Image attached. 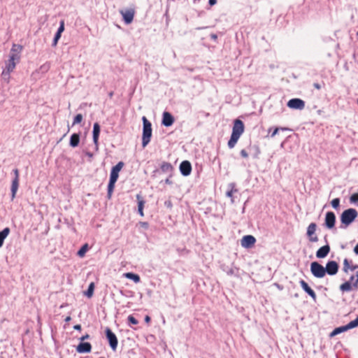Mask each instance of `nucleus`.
Segmentation results:
<instances>
[{
    "mask_svg": "<svg viewBox=\"0 0 358 358\" xmlns=\"http://www.w3.org/2000/svg\"><path fill=\"white\" fill-rule=\"evenodd\" d=\"M10 232L9 228L6 227L0 231V247L2 246L4 239L7 237Z\"/></svg>",
    "mask_w": 358,
    "mask_h": 358,
    "instance_id": "obj_25",
    "label": "nucleus"
},
{
    "mask_svg": "<svg viewBox=\"0 0 358 358\" xmlns=\"http://www.w3.org/2000/svg\"><path fill=\"white\" fill-rule=\"evenodd\" d=\"M141 224L144 228H148V222H141Z\"/></svg>",
    "mask_w": 358,
    "mask_h": 358,
    "instance_id": "obj_48",
    "label": "nucleus"
},
{
    "mask_svg": "<svg viewBox=\"0 0 358 358\" xmlns=\"http://www.w3.org/2000/svg\"><path fill=\"white\" fill-rule=\"evenodd\" d=\"M256 243V238L252 235H246L244 236L241 241V243L242 247L245 248H251L254 246Z\"/></svg>",
    "mask_w": 358,
    "mask_h": 358,
    "instance_id": "obj_14",
    "label": "nucleus"
},
{
    "mask_svg": "<svg viewBox=\"0 0 358 358\" xmlns=\"http://www.w3.org/2000/svg\"><path fill=\"white\" fill-rule=\"evenodd\" d=\"M73 328L76 330H81V325L80 324H76L73 327Z\"/></svg>",
    "mask_w": 358,
    "mask_h": 358,
    "instance_id": "obj_45",
    "label": "nucleus"
},
{
    "mask_svg": "<svg viewBox=\"0 0 358 358\" xmlns=\"http://www.w3.org/2000/svg\"><path fill=\"white\" fill-rule=\"evenodd\" d=\"M280 130V128L278 127H275L274 129H273V131L272 132L271 134V137H274L278 133V131Z\"/></svg>",
    "mask_w": 358,
    "mask_h": 358,
    "instance_id": "obj_42",
    "label": "nucleus"
},
{
    "mask_svg": "<svg viewBox=\"0 0 358 358\" xmlns=\"http://www.w3.org/2000/svg\"><path fill=\"white\" fill-rule=\"evenodd\" d=\"M71 320V317L70 316H67V317L65 318V322H69Z\"/></svg>",
    "mask_w": 358,
    "mask_h": 358,
    "instance_id": "obj_52",
    "label": "nucleus"
},
{
    "mask_svg": "<svg viewBox=\"0 0 358 358\" xmlns=\"http://www.w3.org/2000/svg\"><path fill=\"white\" fill-rule=\"evenodd\" d=\"M331 203L334 208L337 209L340 205V199L338 198L334 199L331 201Z\"/></svg>",
    "mask_w": 358,
    "mask_h": 358,
    "instance_id": "obj_34",
    "label": "nucleus"
},
{
    "mask_svg": "<svg viewBox=\"0 0 358 358\" xmlns=\"http://www.w3.org/2000/svg\"><path fill=\"white\" fill-rule=\"evenodd\" d=\"M161 170L162 172L169 173H171L173 167L169 163L164 162L161 166Z\"/></svg>",
    "mask_w": 358,
    "mask_h": 358,
    "instance_id": "obj_26",
    "label": "nucleus"
},
{
    "mask_svg": "<svg viewBox=\"0 0 358 358\" xmlns=\"http://www.w3.org/2000/svg\"><path fill=\"white\" fill-rule=\"evenodd\" d=\"M92 350V345L90 343H80L76 347V351L79 353H87Z\"/></svg>",
    "mask_w": 358,
    "mask_h": 358,
    "instance_id": "obj_19",
    "label": "nucleus"
},
{
    "mask_svg": "<svg viewBox=\"0 0 358 358\" xmlns=\"http://www.w3.org/2000/svg\"><path fill=\"white\" fill-rule=\"evenodd\" d=\"M338 268L339 266L336 262L329 261L327 263L326 266L324 267L325 273L330 275H336L338 271Z\"/></svg>",
    "mask_w": 358,
    "mask_h": 358,
    "instance_id": "obj_11",
    "label": "nucleus"
},
{
    "mask_svg": "<svg viewBox=\"0 0 358 358\" xmlns=\"http://www.w3.org/2000/svg\"><path fill=\"white\" fill-rule=\"evenodd\" d=\"M80 143V135L78 134H73L70 138V145L73 148H76L79 145Z\"/></svg>",
    "mask_w": 358,
    "mask_h": 358,
    "instance_id": "obj_23",
    "label": "nucleus"
},
{
    "mask_svg": "<svg viewBox=\"0 0 358 358\" xmlns=\"http://www.w3.org/2000/svg\"><path fill=\"white\" fill-rule=\"evenodd\" d=\"M310 271L313 275L317 278H322L326 275L324 267L317 262L310 264Z\"/></svg>",
    "mask_w": 358,
    "mask_h": 358,
    "instance_id": "obj_5",
    "label": "nucleus"
},
{
    "mask_svg": "<svg viewBox=\"0 0 358 358\" xmlns=\"http://www.w3.org/2000/svg\"><path fill=\"white\" fill-rule=\"evenodd\" d=\"M192 172V165L191 163L185 160L180 163V173L182 174L184 176H187L190 175Z\"/></svg>",
    "mask_w": 358,
    "mask_h": 358,
    "instance_id": "obj_15",
    "label": "nucleus"
},
{
    "mask_svg": "<svg viewBox=\"0 0 358 358\" xmlns=\"http://www.w3.org/2000/svg\"><path fill=\"white\" fill-rule=\"evenodd\" d=\"M136 199L138 201V209H143L145 201L143 199L142 196L140 194L136 195Z\"/></svg>",
    "mask_w": 358,
    "mask_h": 358,
    "instance_id": "obj_31",
    "label": "nucleus"
},
{
    "mask_svg": "<svg viewBox=\"0 0 358 358\" xmlns=\"http://www.w3.org/2000/svg\"><path fill=\"white\" fill-rule=\"evenodd\" d=\"M123 275L128 279L132 280L136 283L139 282L141 280L139 275L133 273H125Z\"/></svg>",
    "mask_w": 358,
    "mask_h": 358,
    "instance_id": "obj_24",
    "label": "nucleus"
},
{
    "mask_svg": "<svg viewBox=\"0 0 358 358\" xmlns=\"http://www.w3.org/2000/svg\"><path fill=\"white\" fill-rule=\"evenodd\" d=\"M301 288L314 300H316L317 296L315 292L310 287L308 284L303 280L299 281Z\"/></svg>",
    "mask_w": 358,
    "mask_h": 358,
    "instance_id": "obj_16",
    "label": "nucleus"
},
{
    "mask_svg": "<svg viewBox=\"0 0 358 358\" xmlns=\"http://www.w3.org/2000/svg\"><path fill=\"white\" fill-rule=\"evenodd\" d=\"M336 222V216L333 212H327L325 217V224L329 229L334 227Z\"/></svg>",
    "mask_w": 358,
    "mask_h": 358,
    "instance_id": "obj_17",
    "label": "nucleus"
},
{
    "mask_svg": "<svg viewBox=\"0 0 358 358\" xmlns=\"http://www.w3.org/2000/svg\"><path fill=\"white\" fill-rule=\"evenodd\" d=\"M83 117L81 114L76 115L74 117L73 125L80 123L83 120Z\"/></svg>",
    "mask_w": 358,
    "mask_h": 358,
    "instance_id": "obj_33",
    "label": "nucleus"
},
{
    "mask_svg": "<svg viewBox=\"0 0 358 358\" xmlns=\"http://www.w3.org/2000/svg\"><path fill=\"white\" fill-rule=\"evenodd\" d=\"M127 319L129 322L132 324H137L138 323V321L133 315H129Z\"/></svg>",
    "mask_w": 358,
    "mask_h": 358,
    "instance_id": "obj_36",
    "label": "nucleus"
},
{
    "mask_svg": "<svg viewBox=\"0 0 358 358\" xmlns=\"http://www.w3.org/2000/svg\"><path fill=\"white\" fill-rule=\"evenodd\" d=\"M150 320H151V319H150V317L149 315H146L145 317V322L146 323H148V324L150 323Z\"/></svg>",
    "mask_w": 358,
    "mask_h": 358,
    "instance_id": "obj_44",
    "label": "nucleus"
},
{
    "mask_svg": "<svg viewBox=\"0 0 358 358\" xmlns=\"http://www.w3.org/2000/svg\"><path fill=\"white\" fill-rule=\"evenodd\" d=\"M244 131H245V126H244V123L243 122V121L239 119H236L234 121V125H233V128H232V133L231 135V138L227 143L228 147L229 148L231 149L235 147L236 144L237 143L241 136L243 134Z\"/></svg>",
    "mask_w": 358,
    "mask_h": 358,
    "instance_id": "obj_1",
    "label": "nucleus"
},
{
    "mask_svg": "<svg viewBox=\"0 0 358 358\" xmlns=\"http://www.w3.org/2000/svg\"><path fill=\"white\" fill-rule=\"evenodd\" d=\"M240 153H241V155L243 158H248V152H246L245 150H241Z\"/></svg>",
    "mask_w": 358,
    "mask_h": 358,
    "instance_id": "obj_41",
    "label": "nucleus"
},
{
    "mask_svg": "<svg viewBox=\"0 0 358 358\" xmlns=\"http://www.w3.org/2000/svg\"><path fill=\"white\" fill-rule=\"evenodd\" d=\"M357 217V211L354 208H349L344 210L341 216V221L345 226L351 224Z\"/></svg>",
    "mask_w": 358,
    "mask_h": 358,
    "instance_id": "obj_4",
    "label": "nucleus"
},
{
    "mask_svg": "<svg viewBox=\"0 0 358 358\" xmlns=\"http://www.w3.org/2000/svg\"><path fill=\"white\" fill-rule=\"evenodd\" d=\"M64 21L62 20L60 22V26L57 32H59L60 34H62L64 31Z\"/></svg>",
    "mask_w": 358,
    "mask_h": 358,
    "instance_id": "obj_39",
    "label": "nucleus"
},
{
    "mask_svg": "<svg viewBox=\"0 0 358 358\" xmlns=\"http://www.w3.org/2000/svg\"><path fill=\"white\" fill-rule=\"evenodd\" d=\"M357 268H358V265H352L350 264V262L348 259H345L343 260V270L345 273H348L349 270L350 271H355Z\"/></svg>",
    "mask_w": 358,
    "mask_h": 358,
    "instance_id": "obj_22",
    "label": "nucleus"
},
{
    "mask_svg": "<svg viewBox=\"0 0 358 358\" xmlns=\"http://www.w3.org/2000/svg\"><path fill=\"white\" fill-rule=\"evenodd\" d=\"M89 338H90V335L87 334L83 336L80 339V341H85L86 339H88Z\"/></svg>",
    "mask_w": 358,
    "mask_h": 358,
    "instance_id": "obj_43",
    "label": "nucleus"
},
{
    "mask_svg": "<svg viewBox=\"0 0 358 358\" xmlns=\"http://www.w3.org/2000/svg\"><path fill=\"white\" fill-rule=\"evenodd\" d=\"M356 278H357L356 280L352 283V286L355 288L358 287V271L356 273Z\"/></svg>",
    "mask_w": 358,
    "mask_h": 358,
    "instance_id": "obj_40",
    "label": "nucleus"
},
{
    "mask_svg": "<svg viewBox=\"0 0 358 358\" xmlns=\"http://www.w3.org/2000/svg\"><path fill=\"white\" fill-rule=\"evenodd\" d=\"M313 86L315 87V88H316L317 90H320L321 89V86L320 84L318 83H314Z\"/></svg>",
    "mask_w": 358,
    "mask_h": 358,
    "instance_id": "obj_47",
    "label": "nucleus"
},
{
    "mask_svg": "<svg viewBox=\"0 0 358 358\" xmlns=\"http://www.w3.org/2000/svg\"><path fill=\"white\" fill-rule=\"evenodd\" d=\"M217 3V0H209V4L213 6Z\"/></svg>",
    "mask_w": 358,
    "mask_h": 358,
    "instance_id": "obj_46",
    "label": "nucleus"
},
{
    "mask_svg": "<svg viewBox=\"0 0 358 358\" xmlns=\"http://www.w3.org/2000/svg\"><path fill=\"white\" fill-rule=\"evenodd\" d=\"M105 332L110 348L113 350H116L118 344L116 335L108 327L106 329Z\"/></svg>",
    "mask_w": 358,
    "mask_h": 358,
    "instance_id": "obj_7",
    "label": "nucleus"
},
{
    "mask_svg": "<svg viewBox=\"0 0 358 358\" xmlns=\"http://www.w3.org/2000/svg\"><path fill=\"white\" fill-rule=\"evenodd\" d=\"M94 282H91L89 285V287L87 290V292H85V295L88 297V298H90L93 295V293H94Z\"/></svg>",
    "mask_w": 358,
    "mask_h": 358,
    "instance_id": "obj_30",
    "label": "nucleus"
},
{
    "mask_svg": "<svg viewBox=\"0 0 358 358\" xmlns=\"http://www.w3.org/2000/svg\"><path fill=\"white\" fill-rule=\"evenodd\" d=\"M349 329V328L348 327V324L346 326H343V327H338V328H336L330 334L331 336H334L341 332H343L346 330Z\"/></svg>",
    "mask_w": 358,
    "mask_h": 358,
    "instance_id": "obj_27",
    "label": "nucleus"
},
{
    "mask_svg": "<svg viewBox=\"0 0 358 358\" xmlns=\"http://www.w3.org/2000/svg\"><path fill=\"white\" fill-rule=\"evenodd\" d=\"M124 166V163L122 162H118L115 166H113L111 169L110 180L108 185V198L110 199L113 192L115 188V184L118 179L119 173Z\"/></svg>",
    "mask_w": 358,
    "mask_h": 358,
    "instance_id": "obj_2",
    "label": "nucleus"
},
{
    "mask_svg": "<svg viewBox=\"0 0 358 358\" xmlns=\"http://www.w3.org/2000/svg\"><path fill=\"white\" fill-rule=\"evenodd\" d=\"M17 62L8 59V60L6 62V68L2 72V77L4 79H7V82L9 81L10 73L14 71L15 69Z\"/></svg>",
    "mask_w": 358,
    "mask_h": 358,
    "instance_id": "obj_8",
    "label": "nucleus"
},
{
    "mask_svg": "<svg viewBox=\"0 0 358 358\" xmlns=\"http://www.w3.org/2000/svg\"><path fill=\"white\" fill-rule=\"evenodd\" d=\"M61 35H62V34H60L59 32H57L56 33V34L55 36V38H54V40H53V43H52V45L53 46H56L57 45V42H58L59 39L61 37Z\"/></svg>",
    "mask_w": 358,
    "mask_h": 358,
    "instance_id": "obj_35",
    "label": "nucleus"
},
{
    "mask_svg": "<svg viewBox=\"0 0 358 358\" xmlns=\"http://www.w3.org/2000/svg\"><path fill=\"white\" fill-rule=\"evenodd\" d=\"M99 358H105V357H99Z\"/></svg>",
    "mask_w": 358,
    "mask_h": 358,
    "instance_id": "obj_55",
    "label": "nucleus"
},
{
    "mask_svg": "<svg viewBox=\"0 0 358 358\" xmlns=\"http://www.w3.org/2000/svg\"><path fill=\"white\" fill-rule=\"evenodd\" d=\"M173 123V116L168 112L163 114L162 124L166 127H169Z\"/></svg>",
    "mask_w": 358,
    "mask_h": 358,
    "instance_id": "obj_21",
    "label": "nucleus"
},
{
    "mask_svg": "<svg viewBox=\"0 0 358 358\" xmlns=\"http://www.w3.org/2000/svg\"><path fill=\"white\" fill-rule=\"evenodd\" d=\"M142 120L143 122L142 145L145 148L150 141L152 136V125L145 116L143 117Z\"/></svg>",
    "mask_w": 358,
    "mask_h": 358,
    "instance_id": "obj_3",
    "label": "nucleus"
},
{
    "mask_svg": "<svg viewBox=\"0 0 358 358\" xmlns=\"http://www.w3.org/2000/svg\"><path fill=\"white\" fill-rule=\"evenodd\" d=\"M15 178L13 179L11 185V199L13 200L15 197L16 192L19 187V170L15 169L13 170Z\"/></svg>",
    "mask_w": 358,
    "mask_h": 358,
    "instance_id": "obj_12",
    "label": "nucleus"
},
{
    "mask_svg": "<svg viewBox=\"0 0 358 358\" xmlns=\"http://www.w3.org/2000/svg\"><path fill=\"white\" fill-rule=\"evenodd\" d=\"M237 189L234 187V185H232L231 189L227 192V196L229 197H232L234 192H236Z\"/></svg>",
    "mask_w": 358,
    "mask_h": 358,
    "instance_id": "obj_37",
    "label": "nucleus"
},
{
    "mask_svg": "<svg viewBox=\"0 0 358 358\" xmlns=\"http://www.w3.org/2000/svg\"><path fill=\"white\" fill-rule=\"evenodd\" d=\"M354 279H355V276H354V275H352V276L350 277V281H349V282H353Z\"/></svg>",
    "mask_w": 358,
    "mask_h": 358,
    "instance_id": "obj_53",
    "label": "nucleus"
},
{
    "mask_svg": "<svg viewBox=\"0 0 358 358\" xmlns=\"http://www.w3.org/2000/svg\"><path fill=\"white\" fill-rule=\"evenodd\" d=\"M357 326H358V317L355 320L350 322L348 324V327L349 329H352V328H355V327H356Z\"/></svg>",
    "mask_w": 358,
    "mask_h": 358,
    "instance_id": "obj_32",
    "label": "nucleus"
},
{
    "mask_svg": "<svg viewBox=\"0 0 358 358\" xmlns=\"http://www.w3.org/2000/svg\"><path fill=\"white\" fill-rule=\"evenodd\" d=\"M316 229H317V225L314 222L310 223L307 228L306 234H307L309 241L312 243L317 242L319 240L318 236L315 233Z\"/></svg>",
    "mask_w": 358,
    "mask_h": 358,
    "instance_id": "obj_9",
    "label": "nucleus"
},
{
    "mask_svg": "<svg viewBox=\"0 0 358 358\" xmlns=\"http://www.w3.org/2000/svg\"><path fill=\"white\" fill-rule=\"evenodd\" d=\"M330 252V246L329 245H324L319 248L316 252V257L319 259L326 257Z\"/></svg>",
    "mask_w": 358,
    "mask_h": 358,
    "instance_id": "obj_20",
    "label": "nucleus"
},
{
    "mask_svg": "<svg viewBox=\"0 0 358 358\" xmlns=\"http://www.w3.org/2000/svg\"><path fill=\"white\" fill-rule=\"evenodd\" d=\"M354 252L355 254L358 255V243L355 245L354 248Z\"/></svg>",
    "mask_w": 358,
    "mask_h": 358,
    "instance_id": "obj_51",
    "label": "nucleus"
},
{
    "mask_svg": "<svg viewBox=\"0 0 358 358\" xmlns=\"http://www.w3.org/2000/svg\"><path fill=\"white\" fill-rule=\"evenodd\" d=\"M100 134V126L99 123L95 122L93 127V141L95 144L96 149L98 150L99 147V136Z\"/></svg>",
    "mask_w": 358,
    "mask_h": 358,
    "instance_id": "obj_18",
    "label": "nucleus"
},
{
    "mask_svg": "<svg viewBox=\"0 0 358 358\" xmlns=\"http://www.w3.org/2000/svg\"><path fill=\"white\" fill-rule=\"evenodd\" d=\"M23 46L19 44L13 43L10 49L9 59L18 63L20 60V54L22 51Z\"/></svg>",
    "mask_w": 358,
    "mask_h": 358,
    "instance_id": "obj_6",
    "label": "nucleus"
},
{
    "mask_svg": "<svg viewBox=\"0 0 358 358\" xmlns=\"http://www.w3.org/2000/svg\"><path fill=\"white\" fill-rule=\"evenodd\" d=\"M210 38H211L212 39H213V40H215H215L217 38V35H216V34H210Z\"/></svg>",
    "mask_w": 358,
    "mask_h": 358,
    "instance_id": "obj_49",
    "label": "nucleus"
},
{
    "mask_svg": "<svg viewBox=\"0 0 358 358\" xmlns=\"http://www.w3.org/2000/svg\"><path fill=\"white\" fill-rule=\"evenodd\" d=\"M289 108L302 110L305 108V102L298 98L292 99L287 102Z\"/></svg>",
    "mask_w": 358,
    "mask_h": 358,
    "instance_id": "obj_13",
    "label": "nucleus"
},
{
    "mask_svg": "<svg viewBox=\"0 0 358 358\" xmlns=\"http://www.w3.org/2000/svg\"><path fill=\"white\" fill-rule=\"evenodd\" d=\"M88 249H89L88 244H87V243H85V244H84V245L80 248V249L78 251L77 255H78L80 257H83L85 255V253L87 252V251L88 250Z\"/></svg>",
    "mask_w": 358,
    "mask_h": 358,
    "instance_id": "obj_29",
    "label": "nucleus"
},
{
    "mask_svg": "<svg viewBox=\"0 0 358 358\" xmlns=\"http://www.w3.org/2000/svg\"><path fill=\"white\" fill-rule=\"evenodd\" d=\"M352 287L353 286L351 285L350 282H345L341 285L340 289L342 292H349L352 290Z\"/></svg>",
    "mask_w": 358,
    "mask_h": 358,
    "instance_id": "obj_28",
    "label": "nucleus"
},
{
    "mask_svg": "<svg viewBox=\"0 0 358 358\" xmlns=\"http://www.w3.org/2000/svg\"><path fill=\"white\" fill-rule=\"evenodd\" d=\"M350 201L352 203L358 202V193H355L350 196Z\"/></svg>",
    "mask_w": 358,
    "mask_h": 358,
    "instance_id": "obj_38",
    "label": "nucleus"
},
{
    "mask_svg": "<svg viewBox=\"0 0 358 358\" xmlns=\"http://www.w3.org/2000/svg\"><path fill=\"white\" fill-rule=\"evenodd\" d=\"M113 92H110V93H109V96H110V98L113 96Z\"/></svg>",
    "mask_w": 358,
    "mask_h": 358,
    "instance_id": "obj_54",
    "label": "nucleus"
},
{
    "mask_svg": "<svg viewBox=\"0 0 358 358\" xmlns=\"http://www.w3.org/2000/svg\"><path fill=\"white\" fill-rule=\"evenodd\" d=\"M120 13L126 24H130L133 21L135 14V10L134 8L121 10Z\"/></svg>",
    "mask_w": 358,
    "mask_h": 358,
    "instance_id": "obj_10",
    "label": "nucleus"
},
{
    "mask_svg": "<svg viewBox=\"0 0 358 358\" xmlns=\"http://www.w3.org/2000/svg\"><path fill=\"white\" fill-rule=\"evenodd\" d=\"M138 211L141 216H144L143 209H138Z\"/></svg>",
    "mask_w": 358,
    "mask_h": 358,
    "instance_id": "obj_50",
    "label": "nucleus"
}]
</instances>
